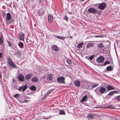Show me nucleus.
Wrapping results in <instances>:
<instances>
[{
    "label": "nucleus",
    "mask_w": 120,
    "mask_h": 120,
    "mask_svg": "<svg viewBox=\"0 0 120 120\" xmlns=\"http://www.w3.org/2000/svg\"><path fill=\"white\" fill-rule=\"evenodd\" d=\"M11 15L10 13H8L7 14L6 17V22L8 23H10L11 22Z\"/></svg>",
    "instance_id": "f257e3e1"
},
{
    "label": "nucleus",
    "mask_w": 120,
    "mask_h": 120,
    "mask_svg": "<svg viewBox=\"0 0 120 120\" xmlns=\"http://www.w3.org/2000/svg\"><path fill=\"white\" fill-rule=\"evenodd\" d=\"M8 63L12 68H15L16 66L13 63L11 59L10 58H8Z\"/></svg>",
    "instance_id": "f03ea898"
},
{
    "label": "nucleus",
    "mask_w": 120,
    "mask_h": 120,
    "mask_svg": "<svg viewBox=\"0 0 120 120\" xmlns=\"http://www.w3.org/2000/svg\"><path fill=\"white\" fill-rule=\"evenodd\" d=\"M106 6V4L104 2H103L99 4L98 5V8L101 10H103L105 8Z\"/></svg>",
    "instance_id": "7ed1b4c3"
},
{
    "label": "nucleus",
    "mask_w": 120,
    "mask_h": 120,
    "mask_svg": "<svg viewBox=\"0 0 120 120\" xmlns=\"http://www.w3.org/2000/svg\"><path fill=\"white\" fill-rule=\"evenodd\" d=\"M105 58L103 56H100L98 57L96 60V61L98 63H101L104 61Z\"/></svg>",
    "instance_id": "20e7f679"
},
{
    "label": "nucleus",
    "mask_w": 120,
    "mask_h": 120,
    "mask_svg": "<svg viewBox=\"0 0 120 120\" xmlns=\"http://www.w3.org/2000/svg\"><path fill=\"white\" fill-rule=\"evenodd\" d=\"M64 80V77H59L57 79V81L60 83H64L65 82Z\"/></svg>",
    "instance_id": "39448f33"
},
{
    "label": "nucleus",
    "mask_w": 120,
    "mask_h": 120,
    "mask_svg": "<svg viewBox=\"0 0 120 120\" xmlns=\"http://www.w3.org/2000/svg\"><path fill=\"white\" fill-rule=\"evenodd\" d=\"M88 11L93 14H95L97 12L96 10L94 8H91L88 10Z\"/></svg>",
    "instance_id": "423d86ee"
},
{
    "label": "nucleus",
    "mask_w": 120,
    "mask_h": 120,
    "mask_svg": "<svg viewBox=\"0 0 120 120\" xmlns=\"http://www.w3.org/2000/svg\"><path fill=\"white\" fill-rule=\"evenodd\" d=\"M52 79V75H49L47 77V82L50 83L51 82Z\"/></svg>",
    "instance_id": "0eeeda50"
},
{
    "label": "nucleus",
    "mask_w": 120,
    "mask_h": 120,
    "mask_svg": "<svg viewBox=\"0 0 120 120\" xmlns=\"http://www.w3.org/2000/svg\"><path fill=\"white\" fill-rule=\"evenodd\" d=\"M74 84L75 86L79 87L80 85V82L78 80L75 81L74 82Z\"/></svg>",
    "instance_id": "6e6552de"
},
{
    "label": "nucleus",
    "mask_w": 120,
    "mask_h": 120,
    "mask_svg": "<svg viewBox=\"0 0 120 120\" xmlns=\"http://www.w3.org/2000/svg\"><path fill=\"white\" fill-rule=\"evenodd\" d=\"M53 17L51 15H49L48 17V19L49 22L50 23L52 22L53 20Z\"/></svg>",
    "instance_id": "1a4fd4ad"
},
{
    "label": "nucleus",
    "mask_w": 120,
    "mask_h": 120,
    "mask_svg": "<svg viewBox=\"0 0 120 120\" xmlns=\"http://www.w3.org/2000/svg\"><path fill=\"white\" fill-rule=\"evenodd\" d=\"M94 116V115L93 114H89L88 115L87 117L88 119L90 120L93 119Z\"/></svg>",
    "instance_id": "9d476101"
},
{
    "label": "nucleus",
    "mask_w": 120,
    "mask_h": 120,
    "mask_svg": "<svg viewBox=\"0 0 120 120\" xmlns=\"http://www.w3.org/2000/svg\"><path fill=\"white\" fill-rule=\"evenodd\" d=\"M87 98V96L85 95L84 96L80 101L81 102H83L85 101Z\"/></svg>",
    "instance_id": "9b49d317"
},
{
    "label": "nucleus",
    "mask_w": 120,
    "mask_h": 120,
    "mask_svg": "<svg viewBox=\"0 0 120 120\" xmlns=\"http://www.w3.org/2000/svg\"><path fill=\"white\" fill-rule=\"evenodd\" d=\"M105 91V90H95L96 93L99 94L103 93Z\"/></svg>",
    "instance_id": "f8f14e48"
},
{
    "label": "nucleus",
    "mask_w": 120,
    "mask_h": 120,
    "mask_svg": "<svg viewBox=\"0 0 120 120\" xmlns=\"http://www.w3.org/2000/svg\"><path fill=\"white\" fill-rule=\"evenodd\" d=\"M18 79L20 81H22V74H20L18 75Z\"/></svg>",
    "instance_id": "ddd939ff"
},
{
    "label": "nucleus",
    "mask_w": 120,
    "mask_h": 120,
    "mask_svg": "<svg viewBox=\"0 0 120 120\" xmlns=\"http://www.w3.org/2000/svg\"><path fill=\"white\" fill-rule=\"evenodd\" d=\"M93 45L94 44L92 43H89L86 46V48H90V47H93Z\"/></svg>",
    "instance_id": "4468645a"
},
{
    "label": "nucleus",
    "mask_w": 120,
    "mask_h": 120,
    "mask_svg": "<svg viewBox=\"0 0 120 120\" xmlns=\"http://www.w3.org/2000/svg\"><path fill=\"white\" fill-rule=\"evenodd\" d=\"M107 88L108 90L115 89L113 87L110 85L107 86Z\"/></svg>",
    "instance_id": "2eb2a0df"
},
{
    "label": "nucleus",
    "mask_w": 120,
    "mask_h": 120,
    "mask_svg": "<svg viewBox=\"0 0 120 120\" xmlns=\"http://www.w3.org/2000/svg\"><path fill=\"white\" fill-rule=\"evenodd\" d=\"M117 92L115 91H111L110 93H109L108 94V95H112L114 94L115 93H117Z\"/></svg>",
    "instance_id": "dca6fc26"
},
{
    "label": "nucleus",
    "mask_w": 120,
    "mask_h": 120,
    "mask_svg": "<svg viewBox=\"0 0 120 120\" xmlns=\"http://www.w3.org/2000/svg\"><path fill=\"white\" fill-rule=\"evenodd\" d=\"M97 46L99 48L102 49L104 47V45L100 43L97 45Z\"/></svg>",
    "instance_id": "f3484780"
},
{
    "label": "nucleus",
    "mask_w": 120,
    "mask_h": 120,
    "mask_svg": "<svg viewBox=\"0 0 120 120\" xmlns=\"http://www.w3.org/2000/svg\"><path fill=\"white\" fill-rule=\"evenodd\" d=\"M83 44V43H81L77 45V48H81L82 47V46Z\"/></svg>",
    "instance_id": "a211bd4d"
},
{
    "label": "nucleus",
    "mask_w": 120,
    "mask_h": 120,
    "mask_svg": "<svg viewBox=\"0 0 120 120\" xmlns=\"http://www.w3.org/2000/svg\"><path fill=\"white\" fill-rule=\"evenodd\" d=\"M52 49L55 51H57L58 50V49L57 46L56 45H53L52 47Z\"/></svg>",
    "instance_id": "6ab92c4d"
},
{
    "label": "nucleus",
    "mask_w": 120,
    "mask_h": 120,
    "mask_svg": "<svg viewBox=\"0 0 120 120\" xmlns=\"http://www.w3.org/2000/svg\"><path fill=\"white\" fill-rule=\"evenodd\" d=\"M106 69L107 70L109 71H110L113 70V68L111 66H109L107 67Z\"/></svg>",
    "instance_id": "aec40b11"
},
{
    "label": "nucleus",
    "mask_w": 120,
    "mask_h": 120,
    "mask_svg": "<svg viewBox=\"0 0 120 120\" xmlns=\"http://www.w3.org/2000/svg\"><path fill=\"white\" fill-rule=\"evenodd\" d=\"M38 79L35 77H34L31 79L32 81L34 82H38Z\"/></svg>",
    "instance_id": "412c9836"
},
{
    "label": "nucleus",
    "mask_w": 120,
    "mask_h": 120,
    "mask_svg": "<svg viewBox=\"0 0 120 120\" xmlns=\"http://www.w3.org/2000/svg\"><path fill=\"white\" fill-rule=\"evenodd\" d=\"M32 76V75L31 74H29L27 75L26 76L25 79H29L30 77Z\"/></svg>",
    "instance_id": "4be33fe9"
},
{
    "label": "nucleus",
    "mask_w": 120,
    "mask_h": 120,
    "mask_svg": "<svg viewBox=\"0 0 120 120\" xmlns=\"http://www.w3.org/2000/svg\"><path fill=\"white\" fill-rule=\"evenodd\" d=\"M59 114L60 115H64L65 114V112L64 110H60Z\"/></svg>",
    "instance_id": "5701e85b"
},
{
    "label": "nucleus",
    "mask_w": 120,
    "mask_h": 120,
    "mask_svg": "<svg viewBox=\"0 0 120 120\" xmlns=\"http://www.w3.org/2000/svg\"><path fill=\"white\" fill-rule=\"evenodd\" d=\"M30 89L31 90H36V87L34 86H32L30 87Z\"/></svg>",
    "instance_id": "b1692460"
},
{
    "label": "nucleus",
    "mask_w": 120,
    "mask_h": 120,
    "mask_svg": "<svg viewBox=\"0 0 120 120\" xmlns=\"http://www.w3.org/2000/svg\"><path fill=\"white\" fill-rule=\"evenodd\" d=\"M3 40L2 37L0 36V45H1V44L3 43Z\"/></svg>",
    "instance_id": "393cba45"
},
{
    "label": "nucleus",
    "mask_w": 120,
    "mask_h": 120,
    "mask_svg": "<svg viewBox=\"0 0 120 120\" xmlns=\"http://www.w3.org/2000/svg\"><path fill=\"white\" fill-rule=\"evenodd\" d=\"M18 46L21 48H22V43L21 42H20L18 44Z\"/></svg>",
    "instance_id": "a878e982"
},
{
    "label": "nucleus",
    "mask_w": 120,
    "mask_h": 120,
    "mask_svg": "<svg viewBox=\"0 0 120 120\" xmlns=\"http://www.w3.org/2000/svg\"><path fill=\"white\" fill-rule=\"evenodd\" d=\"M98 83H96L94 84H93L92 86V87L93 88H94L98 85Z\"/></svg>",
    "instance_id": "bb28decb"
},
{
    "label": "nucleus",
    "mask_w": 120,
    "mask_h": 120,
    "mask_svg": "<svg viewBox=\"0 0 120 120\" xmlns=\"http://www.w3.org/2000/svg\"><path fill=\"white\" fill-rule=\"evenodd\" d=\"M67 62L69 64H71V60L68 59L67 60Z\"/></svg>",
    "instance_id": "cd10ccee"
},
{
    "label": "nucleus",
    "mask_w": 120,
    "mask_h": 120,
    "mask_svg": "<svg viewBox=\"0 0 120 120\" xmlns=\"http://www.w3.org/2000/svg\"><path fill=\"white\" fill-rule=\"evenodd\" d=\"M19 95L18 94H16L14 95L13 97L16 98H18L19 97Z\"/></svg>",
    "instance_id": "c85d7f7f"
},
{
    "label": "nucleus",
    "mask_w": 120,
    "mask_h": 120,
    "mask_svg": "<svg viewBox=\"0 0 120 120\" xmlns=\"http://www.w3.org/2000/svg\"><path fill=\"white\" fill-rule=\"evenodd\" d=\"M109 63H110L109 61H106L103 64V65H105L106 64H109Z\"/></svg>",
    "instance_id": "c756f323"
},
{
    "label": "nucleus",
    "mask_w": 120,
    "mask_h": 120,
    "mask_svg": "<svg viewBox=\"0 0 120 120\" xmlns=\"http://www.w3.org/2000/svg\"><path fill=\"white\" fill-rule=\"evenodd\" d=\"M103 36L101 35H95L94 37L95 38H103Z\"/></svg>",
    "instance_id": "7c9ffc66"
},
{
    "label": "nucleus",
    "mask_w": 120,
    "mask_h": 120,
    "mask_svg": "<svg viewBox=\"0 0 120 120\" xmlns=\"http://www.w3.org/2000/svg\"><path fill=\"white\" fill-rule=\"evenodd\" d=\"M94 55H93L89 57V59H90V60H91L94 58Z\"/></svg>",
    "instance_id": "2f4dec72"
},
{
    "label": "nucleus",
    "mask_w": 120,
    "mask_h": 120,
    "mask_svg": "<svg viewBox=\"0 0 120 120\" xmlns=\"http://www.w3.org/2000/svg\"><path fill=\"white\" fill-rule=\"evenodd\" d=\"M7 42L8 44V45L9 46H10L11 45V44L8 41H7Z\"/></svg>",
    "instance_id": "473e14b6"
},
{
    "label": "nucleus",
    "mask_w": 120,
    "mask_h": 120,
    "mask_svg": "<svg viewBox=\"0 0 120 120\" xmlns=\"http://www.w3.org/2000/svg\"><path fill=\"white\" fill-rule=\"evenodd\" d=\"M19 38L20 40H22V35H21L19 36Z\"/></svg>",
    "instance_id": "72a5a7b5"
},
{
    "label": "nucleus",
    "mask_w": 120,
    "mask_h": 120,
    "mask_svg": "<svg viewBox=\"0 0 120 120\" xmlns=\"http://www.w3.org/2000/svg\"><path fill=\"white\" fill-rule=\"evenodd\" d=\"M27 88V86L26 85H25L24 87H23V90H25Z\"/></svg>",
    "instance_id": "f704fd0d"
},
{
    "label": "nucleus",
    "mask_w": 120,
    "mask_h": 120,
    "mask_svg": "<svg viewBox=\"0 0 120 120\" xmlns=\"http://www.w3.org/2000/svg\"><path fill=\"white\" fill-rule=\"evenodd\" d=\"M116 99L118 101H120V96H118L116 98Z\"/></svg>",
    "instance_id": "c9c22d12"
},
{
    "label": "nucleus",
    "mask_w": 120,
    "mask_h": 120,
    "mask_svg": "<svg viewBox=\"0 0 120 120\" xmlns=\"http://www.w3.org/2000/svg\"><path fill=\"white\" fill-rule=\"evenodd\" d=\"M14 54L15 55L19 56L20 55V53L18 52H15Z\"/></svg>",
    "instance_id": "e433bc0d"
},
{
    "label": "nucleus",
    "mask_w": 120,
    "mask_h": 120,
    "mask_svg": "<svg viewBox=\"0 0 120 120\" xmlns=\"http://www.w3.org/2000/svg\"><path fill=\"white\" fill-rule=\"evenodd\" d=\"M47 95V94H46L42 98V99L43 100H45V99L46 98V96Z\"/></svg>",
    "instance_id": "4c0bfd02"
},
{
    "label": "nucleus",
    "mask_w": 120,
    "mask_h": 120,
    "mask_svg": "<svg viewBox=\"0 0 120 120\" xmlns=\"http://www.w3.org/2000/svg\"><path fill=\"white\" fill-rule=\"evenodd\" d=\"M64 19L66 21H68V19L67 16H65L64 17Z\"/></svg>",
    "instance_id": "58836bf2"
},
{
    "label": "nucleus",
    "mask_w": 120,
    "mask_h": 120,
    "mask_svg": "<svg viewBox=\"0 0 120 120\" xmlns=\"http://www.w3.org/2000/svg\"><path fill=\"white\" fill-rule=\"evenodd\" d=\"M107 107L111 109L113 108L112 106L111 105H109L107 106Z\"/></svg>",
    "instance_id": "ea45409f"
},
{
    "label": "nucleus",
    "mask_w": 120,
    "mask_h": 120,
    "mask_svg": "<svg viewBox=\"0 0 120 120\" xmlns=\"http://www.w3.org/2000/svg\"><path fill=\"white\" fill-rule=\"evenodd\" d=\"M52 92L51 90H49L47 94V95H48L50 94L51 92Z\"/></svg>",
    "instance_id": "a19ab883"
},
{
    "label": "nucleus",
    "mask_w": 120,
    "mask_h": 120,
    "mask_svg": "<svg viewBox=\"0 0 120 120\" xmlns=\"http://www.w3.org/2000/svg\"><path fill=\"white\" fill-rule=\"evenodd\" d=\"M61 37V36H55V37L56 38H57L58 39H60Z\"/></svg>",
    "instance_id": "79ce46f5"
},
{
    "label": "nucleus",
    "mask_w": 120,
    "mask_h": 120,
    "mask_svg": "<svg viewBox=\"0 0 120 120\" xmlns=\"http://www.w3.org/2000/svg\"><path fill=\"white\" fill-rule=\"evenodd\" d=\"M61 37V36H55V37L56 38H57L58 39H60Z\"/></svg>",
    "instance_id": "37998d69"
},
{
    "label": "nucleus",
    "mask_w": 120,
    "mask_h": 120,
    "mask_svg": "<svg viewBox=\"0 0 120 120\" xmlns=\"http://www.w3.org/2000/svg\"><path fill=\"white\" fill-rule=\"evenodd\" d=\"M65 38V37H61L60 39L62 40H64Z\"/></svg>",
    "instance_id": "c03bdc74"
},
{
    "label": "nucleus",
    "mask_w": 120,
    "mask_h": 120,
    "mask_svg": "<svg viewBox=\"0 0 120 120\" xmlns=\"http://www.w3.org/2000/svg\"><path fill=\"white\" fill-rule=\"evenodd\" d=\"M105 88H104V87H101L100 89V90H105Z\"/></svg>",
    "instance_id": "a18cd8bd"
},
{
    "label": "nucleus",
    "mask_w": 120,
    "mask_h": 120,
    "mask_svg": "<svg viewBox=\"0 0 120 120\" xmlns=\"http://www.w3.org/2000/svg\"><path fill=\"white\" fill-rule=\"evenodd\" d=\"M2 16L3 17L4 16L6 15V13L5 12L2 13Z\"/></svg>",
    "instance_id": "49530a36"
},
{
    "label": "nucleus",
    "mask_w": 120,
    "mask_h": 120,
    "mask_svg": "<svg viewBox=\"0 0 120 120\" xmlns=\"http://www.w3.org/2000/svg\"><path fill=\"white\" fill-rule=\"evenodd\" d=\"M28 102V101L27 100H25L23 101V103H27Z\"/></svg>",
    "instance_id": "de8ad7c7"
},
{
    "label": "nucleus",
    "mask_w": 120,
    "mask_h": 120,
    "mask_svg": "<svg viewBox=\"0 0 120 120\" xmlns=\"http://www.w3.org/2000/svg\"><path fill=\"white\" fill-rule=\"evenodd\" d=\"M2 54L1 52H0V58H1L2 57Z\"/></svg>",
    "instance_id": "09e8293b"
},
{
    "label": "nucleus",
    "mask_w": 120,
    "mask_h": 120,
    "mask_svg": "<svg viewBox=\"0 0 120 120\" xmlns=\"http://www.w3.org/2000/svg\"><path fill=\"white\" fill-rule=\"evenodd\" d=\"M22 86H21V88L20 89V88H19V89L18 90H21L22 89Z\"/></svg>",
    "instance_id": "8fccbe9b"
},
{
    "label": "nucleus",
    "mask_w": 120,
    "mask_h": 120,
    "mask_svg": "<svg viewBox=\"0 0 120 120\" xmlns=\"http://www.w3.org/2000/svg\"><path fill=\"white\" fill-rule=\"evenodd\" d=\"M12 81L13 82H15V81L14 79H12Z\"/></svg>",
    "instance_id": "3c124183"
},
{
    "label": "nucleus",
    "mask_w": 120,
    "mask_h": 120,
    "mask_svg": "<svg viewBox=\"0 0 120 120\" xmlns=\"http://www.w3.org/2000/svg\"><path fill=\"white\" fill-rule=\"evenodd\" d=\"M113 119H114V120H117V119H116L115 118H114Z\"/></svg>",
    "instance_id": "603ef678"
},
{
    "label": "nucleus",
    "mask_w": 120,
    "mask_h": 120,
    "mask_svg": "<svg viewBox=\"0 0 120 120\" xmlns=\"http://www.w3.org/2000/svg\"><path fill=\"white\" fill-rule=\"evenodd\" d=\"M70 38L72 39V36H70Z\"/></svg>",
    "instance_id": "864d4df0"
},
{
    "label": "nucleus",
    "mask_w": 120,
    "mask_h": 120,
    "mask_svg": "<svg viewBox=\"0 0 120 120\" xmlns=\"http://www.w3.org/2000/svg\"><path fill=\"white\" fill-rule=\"evenodd\" d=\"M23 78H24V76H23Z\"/></svg>",
    "instance_id": "5fc2aeb1"
},
{
    "label": "nucleus",
    "mask_w": 120,
    "mask_h": 120,
    "mask_svg": "<svg viewBox=\"0 0 120 120\" xmlns=\"http://www.w3.org/2000/svg\"><path fill=\"white\" fill-rule=\"evenodd\" d=\"M82 1H83L84 0H81Z\"/></svg>",
    "instance_id": "6e6d98bb"
},
{
    "label": "nucleus",
    "mask_w": 120,
    "mask_h": 120,
    "mask_svg": "<svg viewBox=\"0 0 120 120\" xmlns=\"http://www.w3.org/2000/svg\"><path fill=\"white\" fill-rule=\"evenodd\" d=\"M23 36H24V35L23 34Z\"/></svg>",
    "instance_id": "4d7b16f0"
},
{
    "label": "nucleus",
    "mask_w": 120,
    "mask_h": 120,
    "mask_svg": "<svg viewBox=\"0 0 120 120\" xmlns=\"http://www.w3.org/2000/svg\"><path fill=\"white\" fill-rule=\"evenodd\" d=\"M25 90H23V91H24Z\"/></svg>",
    "instance_id": "13d9d810"
},
{
    "label": "nucleus",
    "mask_w": 120,
    "mask_h": 120,
    "mask_svg": "<svg viewBox=\"0 0 120 120\" xmlns=\"http://www.w3.org/2000/svg\"><path fill=\"white\" fill-rule=\"evenodd\" d=\"M41 15L40 14H39V15Z\"/></svg>",
    "instance_id": "bf43d9fd"
}]
</instances>
